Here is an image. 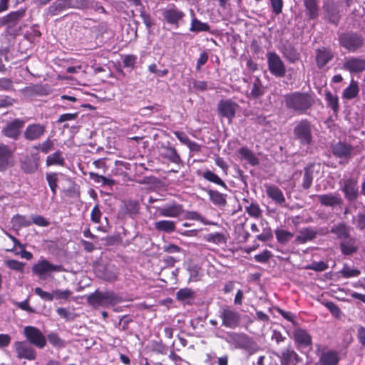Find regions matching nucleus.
Wrapping results in <instances>:
<instances>
[{"label": "nucleus", "instance_id": "f257e3e1", "mask_svg": "<svg viewBox=\"0 0 365 365\" xmlns=\"http://www.w3.org/2000/svg\"><path fill=\"white\" fill-rule=\"evenodd\" d=\"M284 103L287 109L298 114L306 113L314 104L312 95L304 92H294L284 96Z\"/></svg>", "mask_w": 365, "mask_h": 365}, {"label": "nucleus", "instance_id": "f03ea898", "mask_svg": "<svg viewBox=\"0 0 365 365\" xmlns=\"http://www.w3.org/2000/svg\"><path fill=\"white\" fill-rule=\"evenodd\" d=\"M225 340L234 349L245 350L249 354H253L259 349L258 344L245 333L227 332Z\"/></svg>", "mask_w": 365, "mask_h": 365}, {"label": "nucleus", "instance_id": "7ed1b4c3", "mask_svg": "<svg viewBox=\"0 0 365 365\" xmlns=\"http://www.w3.org/2000/svg\"><path fill=\"white\" fill-rule=\"evenodd\" d=\"M338 41L341 47L351 53L358 51L364 45L363 36L354 31H346L339 34Z\"/></svg>", "mask_w": 365, "mask_h": 365}, {"label": "nucleus", "instance_id": "20e7f679", "mask_svg": "<svg viewBox=\"0 0 365 365\" xmlns=\"http://www.w3.org/2000/svg\"><path fill=\"white\" fill-rule=\"evenodd\" d=\"M93 271L98 278L104 281L113 282L117 279L116 268L107 258L101 257L100 261L95 264Z\"/></svg>", "mask_w": 365, "mask_h": 365}, {"label": "nucleus", "instance_id": "39448f33", "mask_svg": "<svg viewBox=\"0 0 365 365\" xmlns=\"http://www.w3.org/2000/svg\"><path fill=\"white\" fill-rule=\"evenodd\" d=\"M294 140L302 145H309L312 143V125L307 119L299 121L293 130Z\"/></svg>", "mask_w": 365, "mask_h": 365}, {"label": "nucleus", "instance_id": "423d86ee", "mask_svg": "<svg viewBox=\"0 0 365 365\" xmlns=\"http://www.w3.org/2000/svg\"><path fill=\"white\" fill-rule=\"evenodd\" d=\"M164 21L169 25L178 28L185 17L184 11L175 4H169L162 12Z\"/></svg>", "mask_w": 365, "mask_h": 365}, {"label": "nucleus", "instance_id": "0eeeda50", "mask_svg": "<svg viewBox=\"0 0 365 365\" xmlns=\"http://www.w3.org/2000/svg\"><path fill=\"white\" fill-rule=\"evenodd\" d=\"M31 270L41 279H45L51 272H61L65 269L61 264H53L47 259H41L33 265Z\"/></svg>", "mask_w": 365, "mask_h": 365}, {"label": "nucleus", "instance_id": "6e6552de", "mask_svg": "<svg viewBox=\"0 0 365 365\" xmlns=\"http://www.w3.org/2000/svg\"><path fill=\"white\" fill-rule=\"evenodd\" d=\"M266 56L269 72L277 78L284 77L286 66L279 56L275 52H268Z\"/></svg>", "mask_w": 365, "mask_h": 365}, {"label": "nucleus", "instance_id": "1a4fd4ad", "mask_svg": "<svg viewBox=\"0 0 365 365\" xmlns=\"http://www.w3.org/2000/svg\"><path fill=\"white\" fill-rule=\"evenodd\" d=\"M341 190L344 195L345 199L350 202H355L359 197L358 180L354 178H349L341 181Z\"/></svg>", "mask_w": 365, "mask_h": 365}, {"label": "nucleus", "instance_id": "9d476101", "mask_svg": "<svg viewBox=\"0 0 365 365\" xmlns=\"http://www.w3.org/2000/svg\"><path fill=\"white\" fill-rule=\"evenodd\" d=\"M97 172H93V180L101 185L112 187L115 184V181L111 178H106L103 174L107 170V166L105 163V158H100L93 161Z\"/></svg>", "mask_w": 365, "mask_h": 365}, {"label": "nucleus", "instance_id": "9b49d317", "mask_svg": "<svg viewBox=\"0 0 365 365\" xmlns=\"http://www.w3.org/2000/svg\"><path fill=\"white\" fill-rule=\"evenodd\" d=\"M24 334L31 344L38 349H43L46 345V336L42 331L36 327H25L24 329Z\"/></svg>", "mask_w": 365, "mask_h": 365}, {"label": "nucleus", "instance_id": "f8f14e48", "mask_svg": "<svg viewBox=\"0 0 365 365\" xmlns=\"http://www.w3.org/2000/svg\"><path fill=\"white\" fill-rule=\"evenodd\" d=\"M220 317L222 319V325L227 328L235 329L240 324V313L227 307L222 308Z\"/></svg>", "mask_w": 365, "mask_h": 365}, {"label": "nucleus", "instance_id": "ddd939ff", "mask_svg": "<svg viewBox=\"0 0 365 365\" xmlns=\"http://www.w3.org/2000/svg\"><path fill=\"white\" fill-rule=\"evenodd\" d=\"M292 337L297 349H312V337L306 329H302L297 325L292 332Z\"/></svg>", "mask_w": 365, "mask_h": 365}, {"label": "nucleus", "instance_id": "4468645a", "mask_svg": "<svg viewBox=\"0 0 365 365\" xmlns=\"http://www.w3.org/2000/svg\"><path fill=\"white\" fill-rule=\"evenodd\" d=\"M239 105L232 99L221 100L217 104L218 115L221 118H226L231 123L235 117Z\"/></svg>", "mask_w": 365, "mask_h": 365}, {"label": "nucleus", "instance_id": "2eb2a0df", "mask_svg": "<svg viewBox=\"0 0 365 365\" xmlns=\"http://www.w3.org/2000/svg\"><path fill=\"white\" fill-rule=\"evenodd\" d=\"M324 19L337 26L341 19L338 4L332 0L327 1L323 6Z\"/></svg>", "mask_w": 365, "mask_h": 365}, {"label": "nucleus", "instance_id": "dca6fc26", "mask_svg": "<svg viewBox=\"0 0 365 365\" xmlns=\"http://www.w3.org/2000/svg\"><path fill=\"white\" fill-rule=\"evenodd\" d=\"M24 120L16 118L9 122L2 129V133L7 138L16 140L19 139L21 130L24 125Z\"/></svg>", "mask_w": 365, "mask_h": 365}, {"label": "nucleus", "instance_id": "f3484780", "mask_svg": "<svg viewBox=\"0 0 365 365\" xmlns=\"http://www.w3.org/2000/svg\"><path fill=\"white\" fill-rule=\"evenodd\" d=\"M331 150L336 158L349 160L353 155L354 148L349 143L339 141L331 145Z\"/></svg>", "mask_w": 365, "mask_h": 365}, {"label": "nucleus", "instance_id": "a211bd4d", "mask_svg": "<svg viewBox=\"0 0 365 365\" xmlns=\"http://www.w3.org/2000/svg\"><path fill=\"white\" fill-rule=\"evenodd\" d=\"M279 359L280 365H299L302 359L290 346L282 350L280 354H275Z\"/></svg>", "mask_w": 365, "mask_h": 365}, {"label": "nucleus", "instance_id": "6ab92c4d", "mask_svg": "<svg viewBox=\"0 0 365 365\" xmlns=\"http://www.w3.org/2000/svg\"><path fill=\"white\" fill-rule=\"evenodd\" d=\"M14 348L19 359L34 360L36 357V350L26 341H16Z\"/></svg>", "mask_w": 365, "mask_h": 365}, {"label": "nucleus", "instance_id": "aec40b11", "mask_svg": "<svg viewBox=\"0 0 365 365\" xmlns=\"http://www.w3.org/2000/svg\"><path fill=\"white\" fill-rule=\"evenodd\" d=\"M318 200L322 206L331 207L332 209L341 206L344 200L338 193L329 192L327 194L317 195Z\"/></svg>", "mask_w": 365, "mask_h": 365}, {"label": "nucleus", "instance_id": "412c9836", "mask_svg": "<svg viewBox=\"0 0 365 365\" xmlns=\"http://www.w3.org/2000/svg\"><path fill=\"white\" fill-rule=\"evenodd\" d=\"M157 211L160 216L165 217H179L185 212L183 206L175 202L158 207Z\"/></svg>", "mask_w": 365, "mask_h": 365}, {"label": "nucleus", "instance_id": "4be33fe9", "mask_svg": "<svg viewBox=\"0 0 365 365\" xmlns=\"http://www.w3.org/2000/svg\"><path fill=\"white\" fill-rule=\"evenodd\" d=\"M46 133V126L40 123L29 125L24 133L26 140L34 141L39 140Z\"/></svg>", "mask_w": 365, "mask_h": 365}, {"label": "nucleus", "instance_id": "5701e85b", "mask_svg": "<svg viewBox=\"0 0 365 365\" xmlns=\"http://www.w3.org/2000/svg\"><path fill=\"white\" fill-rule=\"evenodd\" d=\"M78 7L76 0H56L48 9V14L56 16L61 12L69 9Z\"/></svg>", "mask_w": 365, "mask_h": 365}, {"label": "nucleus", "instance_id": "b1692460", "mask_svg": "<svg viewBox=\"0 0 365 365\" xmlns=\"http://www.w3.org/2000/svg\"><path fill=\"white\" fill-rule=\"evenodd\" d=\"M339 248L344 255L351 256L356 253L359 249L358 240L350 236L340 242Z\"/></svg>", "mask_w": 365, "mask_h": 365}, {"label": "nucleus", "instance_id": "393cba45", "mask_svg": "<svg viewBox=\"0 0 365 365\" xmlns=\"http://www.w3.org/2000/svg\"><path fill=\"white\" fill-rule=\"evenodd\" d=\"M108 50H101L100 51L93 53V56H94L93 59V68L95 72L105 71V67H106L108 63Z\"/></svg>", "mask_w": 365, "mask_h": 365}, {"label": "nucleus", "instance_id": "a878e982", "mask_svg": "<svg viewBox=\"0 0 365 365\" xmlns=\"http://www.w3.org/2000/svg\"><path fill=\"white\" fill-rule=\"evenodd\" d=\"M342 67L350 73H361L365 70V59L359 57L349 58Z\"/></svg>", "mask_w": 365, "mask_h": 365}, {"label": "nucleus", "instance_id": "bb28decb", "mask_svg": "<svg viewBox=\"0 0 365 365\" xmlns=\"http://www.w3.org/2000/svg\"><path fill=\"white\" fill-rule=\"evenodd\" d=\"M162 152L160 155L163 158L168 160L170 162L175 164H182V160L178 153L176 149L170 146V143L163 144L160 147Z\"/></svg>", "mask_w": 365, "mask_h": 365}, {"label": "nucleus", "instance_id": "cd10ccee", "mask_svg": "<svg viewBox=\"0 0 365 365\" xmlns=\"http://www.w3.org/2000/svg\"><path fill=\"white\" fill-rule=\"evenodd\" d=\"M351 227L344 222H340L334 224L329 231L336 236V238L344 240L351 236Z\"/></svg>", "mask_w": 365, "mask_h": 365}, {"label": "nucleus", "instance_id": "c85d7f7f", "mask_svg": "<svg viewBox=\"0 0 365 365\" xmlns=\"http://www.w3.org/2000/svg\"><path fill=\"white\" fill-rule=\"evenodd\" d=\"M266 194L269 198L272 199L277 205H284L286 202L282 191L276 185L264 184Z\"/></svg>", "mask_w": 365, "mask_h": 365}, {"label": "nucleus", "instance_id": "c756f323", "mask_svg": "<svg viewBox=\"0 0 365 365\" xmlns=\"http://www.w3.org/2000/svg\"><path fill=\"white\" fill-rule=\"evenodd\" d=\"M26 9L11 11L1 19V24L16 26L26 15Z\"/></svg>", "mask_w": 365, "mask_h": 365}, {"label": "nucleus", "instance_id": "7c9ffc66", "mask_svg": "<svg viewBox=\"0 0 365 365\" xmlns=\"http://www.w3.org/2000/svg\"><path fill=\"white\" fill-rule=\"evenodd\" d=\"M333 58V53L327 48L322 47L316 51V62L319 69L324 67Z\"/></svg>", "mask_w": 365, "mask_h": 365}, {"label": "nucleus", "instance_id": "2f4dec72", "mask_svg": "<svg viewBox=\"0 0 365 365\" xmlns=\"http://www.w3.org/2000/svg\"><path fill=\"white\" fill-rule=\"evenodd\" d=\"M317 230L312 227H304L299 232V235L296 237L294 242L296 244H304L308 241L314 240L317 236Z\"/></svg>", "mask_w": 365, "mask_h": 365}, {"label": "nucleus", "instance_id": "473e14b6", "mask_svg": "<svg viewBox=\"0 0 365 365\" xmlns=\"http://www.w3.org/2000/svg\"><path fill=\"white\" fill-rule=\"evenodd\" d=\"M115 294L112 292H103L96 290L93 292V304L97 303L101 305L111 304L115 299Z\"/></svg>", "mask_w": 365, "mask_h": 365}, {"label": "nucleus", "instance_id": "72a5a7b5", "mask_svg": "<svg viewBox=\"0 0 365 365\" xmlns=\"http://www.w3.org/2000/svg\"><path fill=\"white\" fill-rule=\"evenodd\" d=\"M339 359V353L336 351L330 350L321 354L319 364L320 365H338Z\"/></svg>", "mask_w": 365, "mask_h": 365}, {"label": "nucleus", "instance_id": "f704fd0d", "mask_svg": "<svg viewBox=\"0 0 365 365\" xmlns=\"http://www.w3.org/2000/svg\"><path fill=\"white\" fill-rule=\"evenodd\" d=\"M279 51L284 58L290 63H294L299 59L300 54L297 52L294 46L290 43L282 45Z\"/></svg>", "mask_w": 365, "mask_h": 365}, {"label": "nucleus", "instance_id": "c9c22d12", "mask_svg": "<svg viewBox=\"0 0 365 365\" xmlns=\"http://www.w3.org/2000/svg\"><path fill=\"white\" fill-rule=\"evenodd\" d=\"M207 192L209 196V200L213 205L220 208L225 207L227 205L226 194H223L218 192L217 190L210 189L207 190Z\"/></svg>", "mask_w": 365, "mask_h": 365}, {"label": "nucleus", "instance_id": "e433bc0d", "mask_svg": "<svg viewBox=\"0 0 365 365\" xmlns=\"http://www.w3.org/2000/svg\"><path fill=\"white\" fill-rule=\"evenodd\" d=\"M306 16L309 19H315L319 16V7L317 0H303Z\"/></svg>", "mask_w": 365, "mask_h": 365}, {"label": "nucleus", "instance_id": "4c0bfd02", "mask_svg": "<svg viewBox=\"0 0 365 365\" xmlns=\"http://www.w3.org/2000/svg\"><path fill=\"white\" fill-rule=\"evenodd\" d=\"M12 152L6 145L0 143V171L6 170L9 165Z\"/></svg>", "mask_w": 365, "mask_h": 365}, {"label": "nucleus", "instance_id": "58836bf2", "mask_svg": "<svg viewBox=\"0 0 365 365\" xmlns=\"http://www.w3.org/2000/svg\"><path fill=\"white\" fill-rule=\"evenodd\" d=\"M314 163H309L304 168L302 187L304 190L311 187L314 179Z\"/></svg>", "mask_w": 365, "mask_h": 365}, {"label": "nucleus", "instance_id": "ea45409f", "mask_svg": "<svg viewBox=\"0 0 365 365\" xmlns=\"http://www.w3.org/2000/svg\"><path fill=\"white\" fill-rule=\"evenodd\" d=\"M155 229L158 232L171 233L175 230L176 224L173 220H160L154 223Z\"/></svg>", "mask_w": 365, "mask_h": 365}, {"label": "nucleus", "instance_id": "a19ab883", "mask_svg": "<svg viewBox=\"0 0 365 365\" xmlns=\"http://www.w3.org/2000/svg\"><path fill=\"white\" fill-rule=\"evenodd\" d=\"M46 164L47 166L58 165L63 166L65 164V158L63 153L58 150L46 157Z\"/></svg>", "mask_w": 365, "mask_h": 365}, {"label": "nucleus", "instance_id": "79ce46f5", "mask_svg": "<svg viewBox=\"0 0 365 365\" xmlns=\"http://www.w3.org/2000/svg\"><path fill=\"white\" fill-rule=\"evenodd\" d=\"M96 46H101L108 39L107 24L104 22L101 23L96 30Z\"/></svg>", "mask_w": 365, "mask_h": 365}, {"label": "nucleus", "instance_id": "37998d69", "mask_svg": "<svg viewBox=\"0 0 365 365\" xmlns=\"http://www.w3.org/2000/svg\"><path fill=\"white\" fill-rule=\"evenodd\" d=\"M359 93L358 83L353 79L351 81L349 86L344 90L342 98L346 100H351L356 98Z\"/></svg>", "mask_w": 365, "mask_h": 365}, {"label": "nucleus", "instance_id": "c03bdc74", "mask_svg": "<svg viewBox=\"0 0 365 365\" xmlns=\"http://www.w3.org/2000/svg\"><path fill=\"white\" fill-rule=\"evenodd\" d=\"M238 153L241 158L246 160L251 165L255 166L259 164V159L253 153V152L247 147L241 148L238 150Z\"/></svg>", "mask_w": 365, "mask_h": 365}, {"label": "nucleus", "instance_id": "a18cd8bd", "mask_svg": "<svg viewBox=\"0 0 365 365\" xmlns=\"http://www.w3.org/2000/svg\"><path fill=\"white\" fill-rule=\"evenodd\" d=\"M324 95L327 102V106L331 108L335 114H337L339 110L338 96L331 93L329 91H326Z\"/></svg>", "mask_w": 365, "mask_h": 365}, {"label": "nucleus", "instance_id": "49530a36", "mask_svg": "<svg viewBox=\"0 0 365 365\" xmlns=\"http://www.w3.org/2000/svg\"><path fill=\"white\" fill-rule=\"evenodd\" d=\"M202 177L207 181L218 185L225 189H227L226 183L215 173L207 170L202 173Z\"/></svg>", "mask_w": 365, "mask_h": 365}, {"label": "nucleus", "instance_id": "de8ad7c7", "mask_svg": "<svg viewBox=\"0 0 365 365\" xmlns=\"http://www.w3.org/2000/svg\"><path fill=\"white\" fill-rule=\"evenodd\" d=\"M11 223L14 227L20 229L21 227H29L32 224V222L24 215H16L11 218Z\"/></svg>", "mask_w": 365, "mask_h": 365}, {"label": "nucleus", "instance_id": "09e8293b", "mask_svg": "<svg viewBox=\"0 0 365 365\" xmlns=\"http://www.w3.org/2000/svg\"><path fill=\"white\" fill-rule=\"evenodd\" d=\"M264 93V88L259 78H255L252 90L250 93V97L252 98H257L262 96Z\"/></svg>", "mask_w": 365, "mask_h": 365}, {"label": "nucleus", "instance_id": "8fccbe9b", "mask_svg": "<svg viewBox=\"0 0 365 365\" xmlns=\"http://www.w3.org/2000/svg\"><path fill=\"white\" fill-rule=\"evenodd\" d=\"M275 235L277 241L282 245L287 244L294 237V234L282 229L275 230Z\"/></svg>", "mask_w": 365, "mask_h": 365}, {"label": "nucleus", "instance_id": "3c124183", "mask_svg": "<svg viewBox=\"0 0 365 365\" xmlns=\"http://www.w3.org/2000/svg\"><path fill=\"white\" fill-rule=\"evenodd\" d=\"M125 212L130 217L137 215L140 210V204L137 200H129L125 203Z\"/></svg>", "mask_w": 365, "mask_h": 365}, {"label": "nucleus", "instance_id": "603ef678", "mask_svg": "<svg viewBox=\"0 0 365 365\" xmlns=\"http://www.w3.org/2000/svg\"><path fill=\"white\" fill-rule=\"evenodd\" d=\"M344 278H351L358 277L361 274V271L357 268H351L347 264H344L343 268L339 272Z\"/></svg>", "mask_w": 365, "mask_h": 365}, {"label": "nucleus", "instance_id": "864d4df0", "mask_svg": "<svg viewBox=\"0 0 365 365\" xmlns=\"http://www.w3.org/2000/svg\"><path fill=\"white\" fill-rule=\"evenodd\" d=\"M210 26L207 23H203L197 19L194 18L191 22L190 31L192 32L209 31Z\"/></svg>", "mask_w": 365, "mask_h": 365}, {"label": "nucleus", "instance_id": "5fc2aeb1", "mask_svg": "<svg viewBox=\"0 0 365 365\" xmlns=\"http://www.w3.org/2000/svg\"><path fill=\"white\" fill-rule=\"evenodd\" d=\"M46 180L52 192V197H54L57 193L58 188V175L55 173H47Z\"/></svg>", "mask_w": 365, "mask_h": 365}, {"label": "nucleus", "instance_id": "6e6d98bb", "mask_svg": "<svg viewBox=\"0 0 365 365\" xmlns=\"http://www.w3.org/2000/svg\"><path fill=\"white\" fill-rule=\"evenodd\" d=\"M22 170L26 173H34L38 169V163L34 159H26L21 163Z\"/></svg>", "mask_w": 365, "mask_h": 365}, {"label": "nucleus", "instance_id": "4d7b16f0", "mask_svg": "<svg viewBox=\"0 0 365 365\" xmlns=\"http://www.w3.org/2000/svg\"><path fill=\"white\" fill-rule=\"evenodd\" d=\"M33 148L38 150L44 154H47L54 149V143L48 138L46 140L38 144V145L34 146Z\"/></svg>", "mask_w": 365, "mask_h": 365}, {"label": "nucleus", "instance_id": "13d9d810", "mask_svg": "<svg viewBox=\"0 0 365 365\" xmlns=\"http://www.w3.org/2000/svg\"><path fill=\"white\" fill-rule=\"evenodd\" d=\"M177 299L180 301H185L195 297V292L190 288L180 289L176 294Z\"/></svg>", "mask_w": 365, "mask_h": 365}, {"label": "nucleus", "instance_id": "bf43d9fd", "mask_svg": "<svg viewBox=\"0 0 365 365\" xmlns=\"http://www.w3.org/2000/svg\"><path fill=\"white\" fill-rule=\"evenodd\" d=\"M5 265L10 269L23 272L24 263L16 259H7L4 262Z\"/></svg>", "mask_w": 365, "mask_h": 365}, {"label": "nucleus", "instance_id": "052dcab7", "mask_svg": "<svg viewBox=\"0 0 365 365\" xmlns=\"http://www.w3.org/2000/svg\"><path fill=\"white\" fill-rule=\"evenodd\" d=\"M246 212L250 216L258 218L261 216L262 210L257 203H251L250 205L245 207Z\"/></svg>", "mask_w": 365, "mask_h": 365}, {"label": "nucleus", "instance_id": "680f3d73", "mask_svg": "<svg viewBox=\"0 0 365 365\" xmlns=\"http://www.w3.org/2000/svg\"><path fill=\"white\" fill-rule=\"evenodd\" d=\"M47 339L51 344L56 347L64 346V341L61 339L56 332H51L47 335Z\"/></svg>", "mask_w": 365, "mask_h": 365}, {"label": "nucleus", "instance_id": "e2e57ef3", "mask_svg": "<svg viewBox=\"0 0 365 365\" xmlns=\"http://www.w3.org/2000/svg\"><path fill=\"white\" fill-rule=\"evenodd\" d=\"M34 293L38 295L42 300L46 302H52L53 300V294L52 292H48L43 290L41 287H36L34 289Z\"/></svg>", "mask_w": 365, "mask_h": 365}, {"label": "nucleus", "instance_id": "0e129e2a", "mask_svg": "<svg viewBox=\"0 0 365 365\" xmlns=\"http://www.w3.org/2000/svg\"><path fill=\"white\" fill-rule=\"evenodd\" d=\"M14 90V83L11 78H0V91H11Z\"/></svg>", "mask_w": 365, "mask_h": 365}, {"label": "nucleus", "instance_id": "69168bd1", "mask_svg": "<svg viewBox=\"0 0 365 365\" xmlns=\"http://www.w3.org/2000/svg\"><path fill=\"white\" fill-rule=\"evenodd\" d=\"M306 268L316 272H322L328 268V264L324 261L313 262L312 264L307 265Z\"/></svg>", "mask_w": 365, "mask_h": 365}, {"label": "nucleus", "instance_id": "338daca9", "mask_svg": "<svg viewBox=\"0 0 365 365\" xmlns=\"http://www.w3.org/2000/svg\"><path fill=\"white\" fill-rule=\"evenodd\" d=\"M66 196L71 198H77L78 197V191L76 185L71 181H69V186L64 190Z\"/></svg>", "mask_w": 365, "mask_h": 365}, {"label": "nucleus", "instance_id": "774afa93", "mask_svg": "<svg viewBox=\"0 0 365 365\" xmlns=\"http://www.w3.org/2000/svg\"><path fill=\"white\" fill-rule=\"evenodd\" d=\"M208 242L216 243V244H220V243H225V237L223 234L222 233H214V234H210L207 238Z\"/></svg>", "mask_w": 365, "mask_h": 365}]
</instances>
